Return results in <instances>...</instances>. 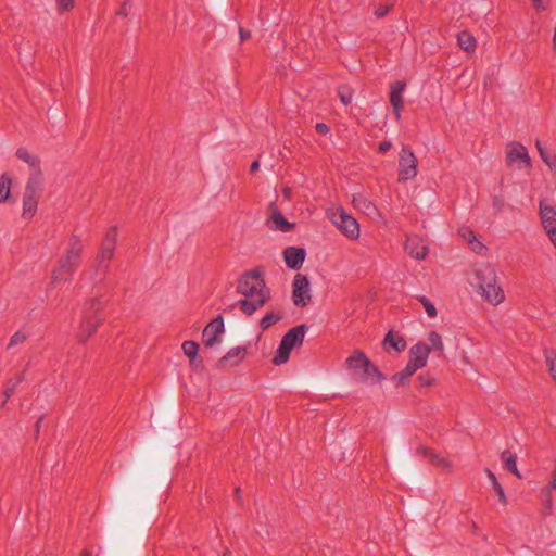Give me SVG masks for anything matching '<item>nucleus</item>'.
Returning <instances> with one entry per match:
<instances>
[{
  "instance_id": "obj_38",
  "label": "nucleus",
  "mask_w": 556,
  "mask_h": 556,
  "mask_svg": "<svg viewBox=\"0 0 556 556\" xmlns=\"http://www.w3.org/2000/svg\"><path fill=\"white\" fill-rule=\"evenodd\" d=\"M338 96L344 105H348L353 100V91L348 86H340L338 88Z\"/></svg>"
},
{
  "instance_id": "obj_27",
  "label": "nucleus",
  "mask_w": 556,
  "mask_h": 556,
  "mask_svg": "<svg viewBox=\"0 0 556 556\" xmlns=\"http://www.w3.org/2000/svg\"><path fill=\"white\" fill-rule=\"evenodd\" d=\"M292 348L288 345L283 340L280 341L276 354L273 358L275 365H281L288 362Z\"/></svg>"
},
{
  "instance_id": "obj_7",
  "label": "nucleus",
  "mask_w": 556,
  "mask_h": 556,
  "mask_svg": "<svg viewBox=\"0 0 556 556\" xmlns=\"http://www.w3.org/2000/svg\"><path fill=\"white\" fill-rule=\"evenodd\" d=\"M418 161L409 146L403 144L399 154V181H406L417 176Z\"/></svg>"
},
{
  "instance_id": "obj_28",
  "label": "nucleus",
  "mask_w": 556,
  "mask_h": 556,
  "mask_svg": "<svg viewBox=\"0 0 556 556\" xmlns=\"http://www.w3.org/2000/svg\"><path fill=\"white\" fill-rule=\"evenodd\" d=\"M353 203L368 216H372L377 213L376 205L363 195L354 197Z\"/></svg>"
},
{
  "instance_id": "obj_19",
  "label": "nucleus",
  "mask_w": 556,
  "mask_h": 556,
  "mask_svg": "<svg viewBox=\"0 0 556 556\" xmlns=\"http://www.w3.org/2000/svg\"><path fill=\"white\" fill-rule=\"evenodd\" d=\"M382 346L387 352L394 350L400 353L406 349L407 344L402 336L389 330L382 340Z\"/></svg>"
},
{
  "instance_id": "obj_4",
  "label": "nucleus",
  "mask_w": 556,
  "mask_h": 556,
  "mask_svg": "<svg viewBox=\"0 0 556 556\" xmlns=\"http://www.w3.org/2000/svg\"><path fill=\"white\" fill-rule=\"evenodd\" d=\"M102 302L98 299H90L84 304L81 320L77 330V340L81 343L86 342L96 333L102 321L101 317Z\"/></svg>"
},
{
  "instance_id": "obj_11",
  "label": "nucleus",
  "mask_w": 556,
  "mask_h": 556,
  "mask_svg": "<svg viewBox=\"0 0 556 556\" xmlns=\"http://www.w3.org/2000/svg\"><path fill=\"white\" fill-rule=\"evenodd\" d=\"M540 215L542 225L556 248V210L552 205L540 202Z\"/></svg>"
},
{
  "instance_id": "obj_34",
  "label": "nucleus",
  "mask_w": 556,
  "mask_h": 556,
  "mask_svg": "<svg viewBox=\"0 0 556 556\" xmlns=\"http://www.w3.org/2000/svg\"><path fill=\"white\" fill-rule=\"evenodd\" d=\"M429 345L428 348L431 351H438L440 353H443L444 345L441 339V336L437 331H431L428 336Z\"/></svg>"
},
{
  "instance_id": "obj_35",
  "label": "nucleus",
  "mask_w": 556,
  "mask_h": 556,
  "mask_svg": "<svg viewBox=\"0 0 556 556\" xmlns=\"http://www.w3.org/2000/svg\"><path fill=\"white\" fill-rule=\"evenodd\" d=\"M282 316L280 314H275L273 312L265 314V316L260 321V328L264 331L267 330L270 326L281 320Z\"/></svg>"
},
{
  "instance_id": "obj_56",
  "label": "nucleus",
  "mask_w": 556,
  "mask_h": 556,
  "mask_svg": "<svg viewBox=\"0 0 556 556\" xmlns=\"http://www.w3.org/2000/svg\"><path fill=\"white\" fill-rule=\"evenodd\" d=\"M258 168H260V162L254 161V162H252V164L250 166V173L254 174Z\"/></svg>"
},
{
  "instance_id": "obj_53",
  "label": "nucleus",
  "mask_w": 556,
  "mask_h": 556,
  "mask_svg": "<svg viewBox=\"0 0 556 556\" xmlns=\"http://www.w3.org/2000/svg\"><path fill=\"white\" fill-rule=\"evenodd\" d=\"M239 35L241 41H244L251 37V33L249 30L243 29L242 27L239 28Z\"/></svg>"
},
{
  "instance_id": "obj_51",
  "label": "nucleus",
  "mask_w": 556,
  "mask_h": 556,
  "mask_svg": "<svg viewBox=\"0 0 556 556\" xmlns=\"http://www.w3.org/2000/svg\"><path fill=\"white\" fill-rule=\"evenodd\" d=\"M485 472H486V476L490 480V482L492 483V486L494 488L496 484H500L496 476L494 475V472L492 470H490L489 468L485 469Z\"/></svg>"
},
{
  "instance_id": "obj_33",
  "label": "nucleus",
  "mask_w": 556,
  "mask_h": 556,
  "mask_svg": "<svg viewBox=\"0 0 556 556\" xmlns=\"http://www.w3.org/2000/svg\"><path fill=\"white\" fill-rule=\"evenodd\" d=\"M200 345L193 340H187L182 343L181 349L184 353L189 357V363H193L199 352Z\"/></svg>"
},
{
  "instance_id": "obj_25",
  "label": "nucleus",
  "mask_w": 556,
  "mask_h": 556,
  "mask_svg": "<svg viewBox=\"0 0 556 556\" xmlns=\"http://www.w3.org/2000/svg\"><path fill=\"white\" fill-rule=\"evenodd\" d=\"M501 460L503 462L504 467L507 471L516 476L518 479L522 478L521 473L517 468V456L514 453H511L508 450L503 451L501 453Z\"/></svg>"
},
{
  "instance_id": "obj_36",
  "label": "nucleus",
  "mask_w": 556,
  "mask_h": 556,
  "mask_svg": "<svg viewBox=\"0 0 556 556\" xmlns=\"http://www.w3.org/2000/svg\"><path fill=\"white\" fill-rule=\"evenodd\" d=\"M406 251L413 258L424 260L428 254V247L421 245V247L412 248L410 242L408 241L406 243Z\"/></svg>"
},
{
  "instance_id": "obj_3",
  "label": "nucleus",
  "mask_w": 556,
  "mask_h": 556,
  "mask_svg": "<svg viewBox=\"0 0 556 556\" xmlns=\"http://www.w3.org/2000/svg\"><path fill=\"white\" fill-rule=\"evenodd\" d=\"M117 244V226H111L100 244L99 251L93 261V273L91 275L92 280L97 282H103L109 269L110 262L113 258Z\"/></svg>"
},
{
  "instance_id": "obj_31",
  "label": "nucleus",
  "mask_w": 556,
  "mask_h": 556,
  "mask_svg": "<svg viewBox=\"0 0 556 556\" xmlns=\"http://www.w3.org/2000/svg\"><path fill=\"white\" fill-rule=\"evenodd\" d=\"M11 184L12 180L7 173L0 176V203H4L9 200Z\"/></svg>"
},
{
  "instance_id": "obj_52",
  "label": "nucleus",
  "mask_w": 556,
  "mask_h": 556,
  "mask_svg": "<svg viewBox=\"0 0 556 556\" xmlns=\"http://www.w3.org/2000/svg\"><path fill=\"white\" fill-rule=\"evenodd\" d=\"M390 8L389 7H380L375 11V15L378 18L384 17L389 13Z\"/></svg>"
},
{
  "instance_id": "obj_9",
  "label": "nucleus",
  "mask_w": 556,
  "mask_h": 556,
  "mask_svg": "<svg viewBox=\"0 0 556 556\" xmlns=\"http://www.w3.org/2000/svg\"><path fill=\"white\" fill-rule=\"evenodd\" d=\"M293 304L304 307L311 302L309 280L305 275L296 274L293 280Z\"/></svg>"
},
{
  "instance_id": "obj_2",
  "label": "nucleus",
  "mask_w": 556,
  "mask_h": 556,
  "mask_svg": "<svg viewBox=\"0 0 556 556\" xmlns=\"http://www.w3.org/2000/svg\"><path fill=\"white\" fill-rule=\"evenodd\" d=\"M83 250L84 244L81 238L77 235H72L68 238L65 252L62 254L58 266L52 271V282L68 281L73 278L81 263Z\"/></svg>"
},
{
  "instance_id": "obj_47",
  "label": "nucleus",
  "mask_w": 556,
  "mask_h": 556,
  "mask_svg": "<svg viewBox=\"0 0 556 556\" xmlns=\"http://www.w3.org/2000/svg\"><path fill=\"white\" fill-rule=\"evenodd\" d=\"M459 233L469 243H470V240H476L475 232L471 229H469V228H460L459 229Z\"/></svg>"
},
{
  "instance_id": "obj_39",
  "label": "nucleus",
  "mask_w": 556,
  "mask_h": 556,
  "mask_svg": "<svg viewBox=\"0 0 556 556\" xmlns=\"http://www.w3.org/2000/svg\"><path fill=\"white\" fill-rule=\"evenodd\" d=\"M545 357L548 369L553 375L554 380L556 381V354L553 351H546Z\"/></svg>"
},
{
  "instance_id": "obj_45",
  "label": "nucleus",
  "mask_w": 556,
  "mask_h": 556,
  "mask_svg": "<svg viewBox=\"0 0 556 556\" xmlns=\"http://www.w3.org/2000/svg\"><path fill=\"white\" fill-rule=\"evenodd\" d=\"M470 245H471V250L473 252H476L477 254H482L486 251V247L482 242L477 241V239L470 240Z\"/></svg>"
},
{
  "instance_id": "obj_40",
  "label": "nucleus",
  "mask_w": 556,
  "mask_h": 556,
  "mask_svg": "<svg viewBox=\"0 0 556 556\" xmlns=\"http://www.w3.org/2000/svg\"><path fill=\"white\" fill-rule=\"evenodd\" d=\"M27 337L22 331H16L12 337L10 338V342L8 344V349H11L14 345L22 344L26 341Z\"/></svg>"
},
{
  "instance_id": "obj_13",
  "label": "nucleus",
  "mask_w": 556,
  "mask_h": 556,
  "mask_svg": "<svg viewBox=\"0 0 556 556\" xmlns=\"http://www.w3.org/2000/svg\"><path fill=\"white\" fill-rule=\"evenodd\" d=\"M269 299H270V290H264L263 293L261 294V296H254L253 299L244 296V299L239 300L236 303V305L239 306L240 311L244 315L250 316L257 309L262 308ZM233 306H235V304L231 305V307H233Z\"/></svg>"
},
{
  "instance_id": "obj_32",
  "label": "nucleus",
  "mask_w": 556,
  "mask_h": 556,
  "mask_svg": "<svg viewBox=\"0 0 556 556\" xmlns=\"http://www.w3.org/2000/svg\"><path fill=\"white\" fill-rule=\"evenodd\" d=\"M25 379V374L21 372L18 377L12 378L8 381L5 390H4V401L2 406L7 404V401L13 395L17 386Z\"/></svg>"
},
{
  "instance_id": "obj_50",
  "label": "nucleus",
  "mask_w": 556,
  "mask_h": 556,
  "mask_svg": "<svg viewBox=\"0 0 556 556\" xmlns=\"http://www.w3.org/2000/svg\"><path fill=\"white\" fill-rule=\"evenodd\" d=\"M392 147V143L391 141H382L380 142L379 147H378V151L379 153H386L387 151H389Z\"/></svg>"
},
{
  "instance_id": "obj_42",
  "label": "nucleus",
  "mask_w": 556,
  "mask_h": 556,
  "mask_svg": "<svg viewBox=\"0 0 556 556\" xmlns=\"http://www.w3.org/2000/svg\"><path fill=\"white\" fill-rule=\"evenodd\" d=\"M493 490L495 491L496 493V496H497V500L498 502L503 505V506H506L508 504V501H507V496H506V493L503 489V486L500 484H496Z\"/></svg>"
},
{
  "instance_id": "obj_12",
  "label": "nucleus",
  "mask_w": 556,
  "mask_h": 556,
  "mask_svg": "<svg viewBox=\"0 0 556 556\" xmlns=\"http://www.w3.org/2000/svg\"><path fill=\"white\" fill-rule=\"evenodd\" d=\"M519 163L518 168H522L521 164L525 167H530L531 160L528 153V150L520 142H511L510 148L506 154V163L508 166H513L516 163Z\"/></svg>"
},
{
  "instance_id": "obj_1",
  "label": "nucleus",
  "mask_w": 556,
  "mask_h": 556,
  "mask_svg": "<svg viewBox=\"0 0 556 556\" xmlns=\"http://www.w3.org/2000/svg\"><path fill=\"white\" fill-rule=\"evenodd\" d=\"M470 283L490 304L497 305L504 300V291L497 285L496 271L490 264H480L473 270Z\"/></svg>"
},
{
  "instance_id": "obj_24",
  "label": "nucleus",
  "mask_w": 556,
  "mask_h": 556,
  "mask_svg": "<svg viewBox=\"0 0 556 556\" xmlns=\"http://www.w3.org/2000/svg\"><path fill=\"white\" fill-rule=\"evenodd\" d=\"M418 452L422 453L425 457L428 458V460L437 466L441 467L444 470H448L451 468V463L446 458L440 456L438 453H435L433 450L421 447L418 450Z\"/></svg>"
},
{
  "instance_id": "obj_59",
  "label": "nucleus",
  "mask_w": 556,
  "mask_h": 556,
  "mask_svg": "<svg viewBox=\"0 0 556 556\" xmlns=\"http://www.w3.org/2000/svg\"><path fill=\"white\" fill-rule=\"evenodd\" d=\"M81 556H90V553L87 549H85L83 551Z\"/></svg>"
},
{
  "instance_id": "obj_26",
  "label": "nucleus",
  "mask_w": 556,
  "mask_h": 556,
  "mask_svg": "<svg viewBox=\"0 0 556 556\" xmlns=\"http://www.w3.org/2000/svg\"><path fill=\"white\" fill-rule=\"evenodd\" d=\"M418 369L419 368H415L412 363L407 362L406 366L401 371L394 374L391 379L396 387L405 386Z\"/></svg>"
},
{
  "instance_id": "obj_10",
  "label": "nucleus",
  "mask_w": 556,
  "mask_h": 556,
  "mask_svg": "<svg viewBox=\"0 0 556 556\" xmlns=\"http://www.w3.org/2000/svg\"><path fill=\"white\" fill-rule=\"evenodd\" d=\"M225 331L224 318L222 315L213 318L203 329L204 346L212 348L220 342V336Z\"/></svg>"
},
{
  "instance_id": "obj_46",
  "label": "nucleus",
  "mask_w": 556,
  "mask_h": 556,
  "mask_svg": "<svg viewBox=\"0 0 556 556\" xmlns=\"http://www.w3.org/2000/svg\"><path fill=\"white\" fill-rule=\"evenodd\" d=\"M549 489H556V467L554 468V470L552 472V481L549 482L548 488L543 489L542 494L551 497Z\"/></svg>"
},
{
  "instance_id": "obj_15",
  "label": "nucleus",
  "mask_w": 556,
  "mask_h": 556,
  "mask_svg": "<svg viewBox=\"0 0 556 556\" xmlns=\"http://www.w3.org/2000/svg\"><path fill=\"white\" fill-rule=\"evenodd\" d=\"M283 260L290 269H300L306 257V250L298 247H287L283 252Z\"/></svg>"
},
{
  "instance_id": "obj_41",
  "label": "nucleus",
  "mask_w": 556,
  "mask_h": 556,
  "mask_svg": "<svg viewBox=\"0 0 556 556\" xmlns=\"http://www.w3.org/2000/svg\"><path fill=\"white\" fill-rule=\"evenodd\" d=\"M418 381H419L420 388H426V387L433 386L435 382V379L431 374L426 372L418 377Z\"/></svg>"
},
{
  "instance_id": "obj_8",
  "label": "nucleus",
  "mask_w": 556,
  "mask_h": 556,
  "mask_svg": "<svg viewBox=\"0 0 556 556\" xmlns=\"http://www.w3.org/2000/svg\"><path fill=\"white\" fill-rule=\"evenodd\" d=\"M332 222L337 228L348 238L356 240L359 238V224L356 218L349 215L343 208L337 210L332 216Z\"/></svg>"
},
{
  "instance_id": "obj_54",
  "label": "nucleus",
  "mask_w": 556,
  "mask_h": 556,
  "mask_svg": "<svg viewBox=\"0 0 556 556\" xmlns=\"http://www.w3.org/2000/svg\"><path fill=\"white\" fill-rule=\"evenodd\" d=\"M190 366L193 367V368H202V366H203L202 357H198V355H197L195 359L193 361V363H190Z\"/></svg>"
},
{
  "instance_id": "obj_16",
  "label": "nucleus",
  "mask_w": 556,
  "mask_h": 556,
  "mask_svg": "<svg viewBox=\"0 0 556 556\" xmlns=\"http://www.w3.org/2000/svg\"><path fill=\"white\" fill-rule=\"evenodd\" d=\"M430 354V349L428 345L421 341L417 342L409 349V359L415 368H424L427 364L428 357Z\"/></svg>"
},
{
  "instance_id": "obj_17",
  "label": "nucleus",
  "mask_w": 556,
  "mask_h": 556,
  "mask_svg": "<svg viewBox=\"0 0 556 556\" xmlns=\"http://www.w3.org/2000/svg\"><path fill=\"white\" fill-rule=\"evenodd\" d=\"M245 353L247 349L244 346H235L218 359L216 367L218 369H224L228 364L238 365L244 358Z\"/></svg>"
},
{
  "instance_id": "obj_49",
  "label": "nucleus",
  "mask_w": 556,
  "mask_h": 556,
  "mask_svg": "<svg viewBox=\"0 0 556 556\" xmlns=\"http://www.w3.org/2000/svg\"><path fill=\"white\" fill-rule=\"evenodd\" d=\"M505 203H504V199L498 197V195H495L493 198V207L495 210V213H498L503 210Z\"/></svg>"
},
{
  "instance_id": "obj_23",
  "label": "nucleus",
  "mask_w": 556,
  "mask_h": 556,
  "mask_svg": "<svg viewBox=\"0 0 556 556\" xmlns=\"http://www.w3.org/2000/svg\"><path fill=\"white\" fill-rule=\"evenodd\" d=\"M369 358L362 351H354L352 355L346 358V366L349 369H352L358 376V372H362L365 366H368Z\"/></svg>"
},
{
  "instance_id": "obj_6",
  "label": "nucleus",
  "mask_w": 556,
  "mask_h": 556,
  "mask_svg": "<svg viewBox=\"0 0 556 556\" xmlns=\"http://www.w3.org/2000/svg\"><path fill=\"white\" fill-rule=\"evenodd\" d=\"M42 182L43 180H40L39 174L28 177L23 195L24 218H31L36 214L38 200L42 191Z\"/></svg>"
},
{
  "instance_id": "obj_43",
  "label": "nucleus",
  "mask_w": 556,
  "mask_h": 556,
  "mask_svg": "<svg viewBox=\"0 0 556 556\" xmlns=\"http://www.w3.org/2000/svg\"><path fill=\"white\" fill-rule=\"evenodd\" d=\"M76 0H56L58 10L60 12H66L74 8Z\"/></svg>"
},
{
  "instance_id": "obj_30",
  "label": "nucleus",
  "mask_w": 556,
  "mask_h": 556,
  "mask_svg": "<svg viewBox=\"0 0 556 556\" xmlns=\"http://www.w3.org/2000/svg\"><path fill=\"white\" fill-rule=\"evenodd\" d=\"M543 162L549 167L551 170L556 172V154L548 153L543 147L540 140L535 143Z\"/></svg>"
},
{
  "instance_id": "obj_18",
  "label": "nucleus",
  "mask_w": 556,
  "mask_h": 556,
  "mask_svg": "<svg viewBox=\"0 0 556 556\" xmlns=\"http://www.w3.org/2000/svg\"><path fill=\"white\" fill-rule=\"evenodd\" d=\"M15 155L18 160L29 165V167L33 169L30 175L39 174L40 180H43L39 156L29 153V151L24 147L18 148L15 152Z\"/></svg>"
},
{
  "instance_id": "obj_44",
  "label": "nucleus",
  "mask_w": 556,
  "mask_h": 556,
  "mask_svg": "<svg viewBox=\"0 0 556 556\" xmlns=\"http://www.w3.org/2000/svg\"><path fill=\"white\" fill-rule=\"evenodd\" d=\"M130 12V2L129 0H125L121 7L119 10L116 12V15L122 17H127Z\"/></svg>"
},
{
  "instance_id": "obj_55",
  "label": "nucleus",
  "mask_w": 556,
  "mask_h": 556,
  "mask_svg": "<svg viewBox=\"0 0 556 556\" xmlns=\"http://www.w3.org/2000/svg\"><path fill=\"white\" fill-rule=\"evenodd\" d=\"M532 1H533V4H534V8L538 11H544L546 9L545 4L543 3V0H532Z\"/></svg>"
},
{
  "instance_id": "obj_22",
  "label": "nucleus",
  "mask_w": 556,
  "mask_h": 556,
  "mask_svg": "<svg viewBox=\"0 0 556 556\" xmlns=\"http://www.w3.org/2000/svg\"><path fill=\"white\" fill-rule=\"evenodd\" d=\"M267 225L271 230H278L281 232H288L294 228V224L287 220V218L279 212L274 211L270 218L267 220Z\"/></svg>"
},
{
  "instance_id": "obj_48",
  "label": "nucleus",
  "mask_w": 556,
  "mask_h": 556,
  "mask_svg": "<svg viewBox=\"0 0 556 556\" xmlns=\"http://www.w3.org/2000/svg\"><path fill=\"white\" fill-rule=\"evenodd\" d=\"M315 129L316 132L320 136H326L330 132V127L325 123H317Z\"/></svg>"
},
{
  "instance_id": "obj_20",
  "label": "nucleus",
  "mask_w": 556,
  "mask_h": 556,
  "mask_svg": "<svg viewBox=\"0 0 556 556\" xmlns=\"http://www.w3.org/2000/svg\"><path fill=\"white\" fill-rule=\"evenodd\" d=\"M307 329L308 327L305 324L298 325L289 329L281 340L293 349L294 346L302 344Z\"/></svg>"
},
{
  "instance_id": "obj_29",
  "label": "nucleus",
  "mask_w": 556,
  "mask_h": 556,
  "mask_svg": "<svg viewBox=\"0 0 556 556\" xmlns=\"http://www.w3.org/2000/svg\"><path fill=\"white\" fill-rule=\"evenodd\" d=\"M458 46L460 49L465 51H473L476 48V39L475 37L468 33V31H462L458 34Z\"/></svg>"
},
{
  "instance_id": "obj_21",
  "label": "nucleus",
  "mask_w": 556,
  "mask_h": 556,
  "mask_svg": "<svg viewBox=\"0 0 556 556\" xmlns=\"http://www.w3.org/2000/svg\"><path fill=\"white\" fill-rule=\"evenodd\" d=\"M358 377L364 383L382 382L386 380V376L371 363V361H369L368 366L364 367L362 372H358Z\"/></svg>"
},
{
  "instance_id": "obj_14",
  "label": "nucleus",
  "mask_w": 556,
  "mask_h": 556,
  "mask_svg": "<svg viewBox=\"0 0 556 556\" xmlns=\"http://www.w3.org/2000/svg\"><path fill=\"white\" fill-rule=\"evenodd\" d=\"M406 89V83L396 80L390 86V103L393 108V113L396 121L401 119V113L403 109V92Z\"/></svg>"
},
{
  "instance_id": "obj_37",
  "label": "nucleus",
  "mask_w": 556,
  "mask_h": 556,
  "mask_svg": "<svg viewBox=\"0 0 556 556\" xmlns=\"http://www.w3.org/2000/svg\"><path fill=\"white\" fill-rule=\"evenodd\" d=\"M417 300L422 304L427 315L430 318H434L438 314L435 306L433 303L425 295L417 296Z\"/></svg>"
},
{
  "instance_id": "obj_5",
  "label": "nucleus",
  "mask_w": 556,
  "mask_h": 556,
  "mask_svg": "<svg viewBox=\"0 0 556 556\" xmlns=\"http://www.w3.org/2000/svg\"><path fill=\"white\" fill-rule=\"evenodd\" d=\"M264 290H269V288L266 286L260 268L243 273L237 283V292L245 298L261 296Z\"/></svg>"
},
{
  "instance_id": "obj_57",
  "label": "nucleus",
  "mask_w": 556,
  "mask_h": 556,
  "mask_svg": "<svg viewBox=\"0 0 556 556\" xmlns=\"http://www.w3.org/2000/svg\"><path fill=\"white\" fill-rule=\"evenodd\" d=\"M43 417L40 416L39 419L36 421L35 424V428H36V432L38 433L39 432V429H40V424L42 421Z\"/></svg>"
},
{
  "instance_id": "obj_58",
  "label": "nucleus",
  "mask_w": 556,
  "mask_h": 556,
  "mask_svg": "<svg viewBox=\"0 0 556 556\" xmlns=\"http://www.w3.org/2000/svg\"><path fill=\"white\" fill-rule=\"evenodd\" d=\"M553 46H554V50L556 51V27L554 29Z\"/></svg>"
}]
</instances>
